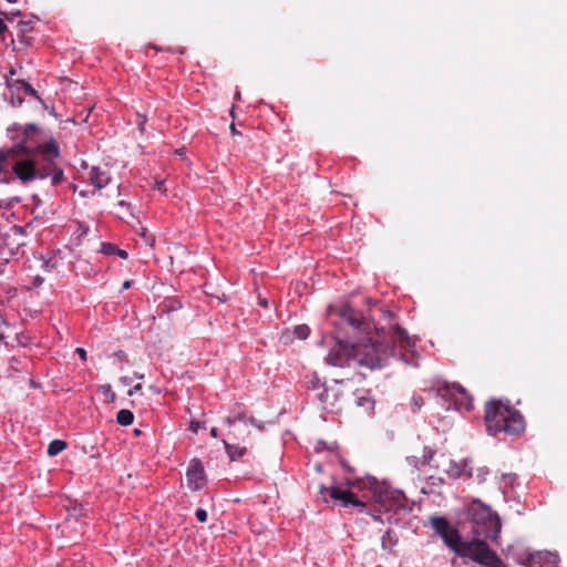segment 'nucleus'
<instances>
[{
    "instance_id": "nucleus-1",
    "label": "nucleus",
    "mask_w": 567,
    "mask_h": 567,
    "mask_svg": "<svg viewBox=\"0 0 567 567\" xmlns=\"http://www.w3.org/2000/svg\"><path fill=\"white\" fill-rule=\"evenodd\" d=\"M37 130L35 124L25 125L19 143L0 148V173L11 168L22 184L49 178L52 186H58L65 181L60 146L53 137L43 143L33 142L31 135Z\"/></svg>"
},
{
    "instance_id": "nucleus-2",
    "label": "nucleus",
    "mask_w": 567,
    "mask_h": 567,
    "mask_svg": "<svg viewBox=\"0 0 567 567\" xmlns=\"http://www.w3.org/2000/svg\"><path fill=\"white\" fill-rule=\"evenodd\" d=\"M412 341L405 329L400 326L378 330L374 337L364 341L350 343L338 340L337 344L329 351L326 360L333 367L355 364L370 370L382 368L390 355H395L396 347L405 350L412 347Z\"/></svg>"
},
{
    "instance_id": "nucleus-3",
    "label": "nucleus",
    "mask_w": 567,
    "mask_h": 567,
    "mask_svg": "<svg viewBox=\"0 0 567 567\" xmlns=\"http://www.w3.org/2000/svg\"><path fill=\"white\" fill-rule=\"evenodd\" d=\"M485 423L487 431L494 435L501 432L518 435L525 430V420L520 412L502 400L486 402Z\"/></svg>"
},
{
    "instance_id": "nucleus-4",
    "label": "nucleus",
    "mask_w": 567,
    "mask_h": 567,
    "mask_svg": "<svg viewBox=\"0 0 567 567\" xmlns=\"http://www.w3.org/2000/svg\"><path fill=\"white\" fill-rule=\"evenodd\" d=\"M467 519L473 536L497 543L502 529L498 515L480 499H474L467 507Z\"/></svg>"
},
{
    "instance_id": "nucleus-5",
    "label": "nucleus",
    "mask_w": 567,
    "mask_h": 567,
    "mask_svg": "<svg viewBox=\"0 0 567 567\" xmlns=\"http://www.w3.org/2000/svg\"><path fill=\"white\" fill-rule=\"evenodd\" d=\"M486 540L483 537L473 536L471 540H464L455 554L485 567H506L498 555L489 548Z\"/></svg>"
},
{
    "instance_id": "nucleus-6",
    "label": "nucleus",
    "mask_w": 567,
    "mask_h": 567,
    "mask_svg": "<svg viewBox=\"0 0 567 567\" xmlns=\"http://www.w3.org/2000/svg\"><path fill=\"white\" fill-rule=\"evenodd\" d=\"M224 423L228 426V436L237 441H246L250 435L249 426H262L252 416H247L246 413L238 411L225 417Z\"/></svg>"
},
{
    "instance_id": "nucleus-7",
    "label": "nucleus",
    "mask_w": 567,
    "mask_h": 567,
    "mask_svg": "<svg viewBox=\"0 0 567 567\" xmlns=\"http://www.w3.org/2000/svg\"><path fill=\"white\" fill-rule=\"evenodd\" d=\"M431 526L435 533L444 540L445 545L456 553V549L463 544L460 532L450 524V522L442 516H432L430 518Z\"/></svg>"
},
{
    "instance_id": "nucleus-8",
    "label": "nucleus",
    "mask_w": 567,
    "mask_h": 567,
    "mask_svg": "<svg viewBox=\"0 0 567 567\" xmlns=\"http://www.w3.org/2000/svg\"><path fill=\"white\" fill-rule=\"evenodd\" d=\"M437 394L444 400L453 401L457 410L464 409L466 411H471L473 409L472 398L460 384H443L442 386H439Z\"/></svg>"
},
{
    "instance_id": "nucleus-9",
    "label": "nucleus",
    "mask_w": 567,
    "mask_h": 567,
    "mask_svg": "<svg viewBox=\"0 0 567 567\" xmlns=\"http://www.w3.org/2000/svg\"><path fill=\"white\" fill-rule=\"evenodd\" d=\"M342 322L347 323L353 330L363 332L369 336L370 324L365 321L363 313L357 309H353L350 305H343L339 310Z\"/></svg>"
},
{
    "instance_id": "nucleus-10",
    "label": "nucleus",
    "mask_w": 567,
    "mask_h": 567,
    "mask_svg": "<svg viewBox=\"0 0 567 567\" xmlns=\"http://www.w3.org/2000/svg\"><path fill=\"white\" fill-rule=\"evenodd\" d=\"M324 492L329 493V496L333 501H340L344 507L353 506L358 507L360 512H363L365 508V503L362 502L352 491L348 488H341L337 486L332 487H321L320 493L323 494Z\"/></svg>"
},
{
    "instance_id": "nucleus-11",
    "label": "nucleus",
    "mask_w": 567,
    "mask_h": 567,
    "mask_svg": "<svg viewBox=\"0 0 567 567\" xmlns=\"http://www.w3.org/2000/svg\"><path fill=\"white\" fill-rule=\"evenodd\" d=\"M377 502L386 512L405 507V496L400 491L389 488L380 489L375 493Z\"/></svg>"
},
{
    "instance_id": "nucleus-12",
    "label": "nucleus",
    "mask_w": 567,
    "mask_h": 567,
    "mask_svg": "<svg viewBox=\"0 0 567 567\" xmlns=\"http://www.w3.org/2000/svg\"><path fill=\"white\" fill-rule=\"evenodd\" d=\"M186 477L190 489L198 491L204 486L206 482L205 470L199 460L193 458L189 462L186 471Z\"/></svg>"
},
{
    "instance_id": "nucleus-13",
    "label": "nucleus",
    "mask_w": 567,
    "mask_h": 567,
    "mask_svg": "<svg viewBox=\"0 0 567 567\" xmlns=\"http://www.w3.org/2000/svg\"><path fill=\"white\" fill-rule=\"evenodd\" d=\"M558 557L549 551H536L527 557L528 567H557Z\"/></svg>"
},
{
    "instance_id": "nucleus-14",
    "label": "nucleus",
    "mask_w": 567,
    "mask_h": 567,
    "mask_svg": "<svg viewBox=\"0 0 567 567\" xmlns=\"http://www.w3.org/2000/svg\"><path fill=\"white\" fill-rule=\"evenodd\" d=\"M316 398L326 411L332 412L337 408L338 394L334 389L322 386V389L316 393Z\"/></svg>"
},
{
    "instance_id": "nucleus-15",
    "label": "nucleus",
    "mask_w": 567,
    "mask_h": 567,
    "mask_svg": "<svg viewBox=\"0 0 567 567\" xmlns=\"http://www.w3.org/2000/svg\"><path fill=\"white\" fill-rule=\"evenodd\" d=\"M110 176L106 172L101 171L99 167H92L90 172V182L96 188L101 189L105 187L110 182Z\"/></svg>"
},
{
    "instance_id": "nucleus-16",
    "label": "nucleus",
    "mask_w": 567,
    "mask_h": 567,
    "mask_svg": "<svg viewBox=\"0 0 567 567\" xmlns=\"http://www.w3.org/2000/svg\"><path fill=\"white\" fill-rule=\"evenodd\" d=\"M223 444L225 446L227 455L231 461H237L247 453V449L245 446L231 444L226 440H223Z\"/></svg>"
},
{
    "instance_id": "nucleus-17",
    "label": "nucleus",
    "mask_w": 567,
    "mask_h": 567,
    "mask_svg": "<svg viewBox=\"0 0 567 567\" xmlns=\"http://www.w3.org/2000/svg\"><path fill=\"white\" fill-rule=\"evenodd\" d=\"M116 215L121 219H125L130 216H133V212L131 208V204L126 200H118V203L115 205Z\"/></svg>"
},
{
    "instance_id": "nucleus-18",
    "label": "nucleus",
    "mask_w": 567,
    "mask_h": 567,
    "mask_svg": "<svg viewBox=\"0 0 567 567\" xmlns=\"http://www.w3.org/2000/svg\"><path fill=\"white\" fill-rule=\"evenodd\" d=\"M357 405L362 408L365 412H370L374 409V400L368 394H357Z\"/></svg>"
},
{
    "instance_id": "nucleus-19",
    "label": "nucleus",
    "mask_w": 567,
    "mask_h": 567,
    "mask_svg": "<svg viewBox=\"0 0 567 567\" xmlns=\"http://www.w3.org/2000/svg\"><path fill=\"white\" fill-rule=\"evenodd\" d=\"M133 421H134V414L130 410L122 409L116 414V422L120 425L127 426V425H131L133 423Z\"/></svg>"
},
{
    "instance_id": "nucleus-20",
    "label": "nucleus",
    "mask_w": 567,
    "mask_h": 567,
    "mask_svg": "<svg viewBox=\"0 0 567 567\" xmlns=\"http://www.w3.org/2000/svg\"><path fill=\"white\" fill-rule=\"evenodd\" d=\"M68 444L62 440H53L48 445V455L55 456L66 449Z\"/></svg>"
},
{
    "instance_id": "nucleus-21",
    "label": "nucleus",
    "mask_w": 567,
    "mask_h": 567,
    "mask_svg": "<svg viewBox=\"0 0 567 567\" xmlns=\"http://www.w3.org/2000/svg\"><path fill=\"white\" fill-rule=\"evenodd\" d=\"M102 251L106 255H117L123 259H126L128 256L125 250H122L117 246L112 244H104Z\"/></svg>"
},
{
    "instance_id": "nucleus-22",
    "label": "nucleus",
    "mask_w": 567,
    "mask_h": 567,
    "mask_svg": "<svg viewBox=\"0 0 567 567\" xmlns=\"http://www.w3.org/2000/svg\"><path fill=\"white\" fill-rule=\"evenodd\" d=\"M293 333L298 339L305 340L309 337L310 329L307 324H299L295 328Z\"/></svg>"
},
{
    "instance_id": "nucleus-23",
    "label": "nucleus",
    "mask_w": 567,
    "mask_h": 567,
    "mask_svg": "<svg viewBox=\"0 0 567 567\" xmlns=\"http://www.w3.org/2000/svg\"><path fill=\"white\" fill-rule=\"evenodd\" d=\"M101 393L105 396V399L110 402H114L116 399L115 392L112 390L110 384H103L100 386Z\"/></svg>"
},
{
    "instance_id": "nucleus-24",
    "label": "nucleus",
    "mask_w": 567,
    "mask_h": 567,
    "mask_svg": "<svg viewBox=\"0 0 567 567\" xmlns=\"http://www.w3.org/2000/svg\"><path fill=\"white\" fill-rule=\"evenodd\" d=\"M19 83L21 84V86H22L23 91L25 92V94L40 100V96L38 95L37 91L28 82L21 81Z\"/></svg>"
},
{
    "instance_id": "nucleus-25",
    "label": "nucleus",
    "mask_w": 567,
    "mask_h": 567,
    "mask_svg": "<svg viewBox=\"0 0 567 567\" xmlns=\"http://www.w3.org/2000/svg\"><path fill=\"white\" fill-rule=\"evenodd\" d=\"M322 386H324V385L320 383V380L318 378H313L307 382L308 390H313V391L319 392L322 389Z\"/></svg>"
},
{
    "instance_id": "nucleus-26",
    "label": "nucleus",
    "mask_w": 567,
    "mask_h": 567,
    "mask_svg": "<svg viewBox=\"0 0 567 567\" xmlns=\"http://www.w3.org/2000/svg\"><path fill=\"white\" fill-rule=\"evenodd\" d=\"M21 27V33L25 34L27 32H30L33 30V22L32 21H20L19 22Z\"/></svg>"
},
{
    "instance_id": "nucleus-27",
    "label": "nucleus",
    "mask_w": 567,
    "mask_h": 567,
    "mask_svg": "<svg viewBox=\"0 0 567 567\" xmlns=\"http://www.w3.org/2000/svg\"><path fill=\"white\" fill-rule=\"evenodd\" d=\"M195 516L200 523H205L207 520V512L204 508H197Z\"/></svg>"
},
{
    "instance_id": "nucleus-28",
    "label": "nucleus",
    "mask_w": 567,
    "mask_h": 567,
    "mask_svg": "<svg viewBox=\"0 0 567 567\" xmlns=\"http://www.w3.org/2000/svg\"><path fill=\"white\" fill-rule=\"evenodd\" d=\"M412 404L414 406V410H420L424 404L423 398L422 396H413Z\"/></svg>"
},
{
    "instance_id": "nucleus-29",
    "label": "nucleus",
    "mask_w": 567,
    "mask_h": 567,
    "mask_svg": "<svg viewBox=\"0 0 567 567\" xmlns=\"http://www.w3.org/2000/svg\"><path fill=\"white\" fill-rule=\"evenodd\" d=\"M142 390V384L137 383L132 389L128 390V395L133 396L135 393L140 392Z\"/></svg>"
},
{
    "instance_id": "nucleus-30",
    "label": "nucleus",
    "mask_w": 567,
    "mask_h": 567,
    "mask_svg": "<svg viewBox=\"0 0 567 567\" xmlns=\"http://www.w3.org/2000/svg\"><path fill=\"white\" fill-rule=\"evenodd\" d=\"M199 427H200L199 422H197V421H192V422H190V426H189V429H190L194 433H197V432H198V430H199Z\"/></svg>"
},
{
    "instance_id": "nucleus-31",
    "label": "nucleus",
    "mask_w": 567,
    "mask_h": 567,
    "mask_svg": "<svg viewBox=\"0 0 567 567\" xmlns=\"http://www.w3.org/2000/svg\"><path fill=\"white\" fill-rule=\"evenodd\" d=\"M75 351L82 360H86V351L83 348H76Z\"/></svg>"
},
{
    "instance_id": "nucleus-32",
    "label": "nucleus",
    "mask_w": 567,
    "mask_h": 567,
    "mask_svg": "<svg viewBox=\"0 0 567 567\" xmlns=\"http://www.w3.org/2000/svg\"><path fill=\"white\" fill-rule=\"evenodd\" d=\"M6 243V239L4 237L2 236V234L0 233V258H3L4 257V254L2 251V248H3V245Z\"/></svg>"
},
{
    "instance_id": "nucleus-33",
    "label": "nucleus",
    "mask_w": 567,
    "mask_h": 567,
    "mask_svg": "<svg viewBox=\"0 0 567 567\" xmlns=\"http://www.w3.org/2000/svg\"><path fill=\"white\" fill-rule=\"evenodd\" d=\"M229 130H230V134H231L233 136H235V135H240V132L236 128V126H235V124H234V123L230 125Z\"/></svg>"
},
{
    "instance_id": "nucleus-34",
    "label": "nucleus",
    "mask_w": 567,
    "mask_h": 567,
    "mask_svg": "<svg viewBox=\"0 0 567 567\" xmlns=\"http://www.w3.org/2000/svg\"><path fill=\"white\" fill-rule=\"evenodd\" d=\"M22 102H23V100L21 97H19V96L16 100L13 97L11 99V103H12L13 106L21 105Z\"/></svg>"
},
{
    "instance_id": "nucleus-35",
    "label": "nucleus",
    "mask_w": 567,
    "mask_h": 567,
    "mask_svg": "<svg viewBox=\"0 0 567 567\" xmlns=\"http://www.w3.org/2000/svg\"><path fill=\"white\" fill-rule=\"evenodd\" d=\"M6 30H7V25H6L4 21L0 18V35L3 34Z\"/></svg>"
},
{
    "instance_id": "nucleus-36",
    "label": "nucleus",
    "mask_w": 567,
    "mask_h": 567,
    "mask_svg": "<svg viewBox=\"0 0 567 567\" xmlns=\"http://www.w3.org/2000/svg\"><path fill=\"white\" fill-rule=\"evenodd\" d=\"M131 286H132V281L131 280H126V281L123 282L122 289L123 290L128 289Z\"/></svg>"
},
{
    "instance_id": "nucleus-37",
    "label": "nucleus",
    "mask_w": 567,
    "mask_h": 567,
    "mask_svg": "<svg viewBox=\"0 0 567 567\" xmlns=\"http://www.w3.org/2000/svg\"><path fill=\"white\" fill-rule=\"evenodd\" d=\"M210 435H212L213 437H218V429H217V427H213V429L210 430Z\"/></svg>"
},
{
    "instance_id": "nucleus-38",
    "label": "nucleus",
    "mask_w": 567,
    "mask_h": 567,
    "mask_svg": "<svg viewBox=\"0 0 567 567\" xmlns=\"http://www.w3.org/2000/svg\"><path fill=\"white\" fill-rule=\"evenodd\" d=\"M390 535H391V532H390V530H388V532L385 533V535L383 536V538H382L383 543L385 542V537H390Z\"/></svg>"
},
{
    "instance_id": "nucleus-39",
    "label": "nucleus",
    "mask_w": 567,
    "mask_h": 567,
    "mask_svg": "<svg viewBox=\"0 0 567 567\" xmlns=\"http://www.w3.org/2000/svg\"><path fill=\"white\" fill-rule=\"evenodd\" d=\"M259 303L262 306V307H267V300H260Z\"/></svg>"
},
{
    "instance_id": "nucleus-40",
    "label": "nucleus",
    "mask_w": 567,
    "mask_h": 567,
    "mask_svg": "<svg viewBox=\"0 0 567 567\" xmlns=\"http://www.w3.org/2000/svg\"><path fill=\"white\" fill-rule=\"evenodd\" d=\"M141 433H142L141 430H138V429L134 430V435L138 436V435H141Z\"/></svg>"
},
{
    "instance_id": "nucleus-41",
    "label": "nucleus",
    "mask_w": 567,
    "mask_h": 567,
    "mask_svg": "<svg viewBox=\"0 0 567 567\" xmlns=\"http://www.w3.org/2000/svg\"><path fill=\"white\" fill-rule=\"evenodd\" d=\"M163 184H164V182H158V183H156L157 188H158V189H162Z\"/></svg>"
},
{
    "instance_id": "nucleus-42",
    "label": "nucleus",
    "mask_w": 567,
    "mask_h": 567,
    "mask_svg": "<svg viewBox=\"0 0 567 567\" xmlns=\"http://www.w3.org/2000/svg\"><path fill=\"white\" fill-rule=\"evenodd\" d=\"M373 518H374L375 520H380V522L382 520V519H381V517H380V516H377V515H373Z\"/></svg>"
},
{
    "instance_id": "nucleus-43",
    "label": "nucleus",
    "mask_w": 567,
    "mask_h": 567,
    "mask_svg": "<svg viewBox=\"0 0 567 567\" xmlns=\"http://www.w3.org/2000/svg\"><path fill=\"white\" fill-rule=\"evenodd\" d=\"M152 48L155 49L156 51H161V49L155 44H153Z\"/></svg>"
},
{
    "instance_id": "nucleus-44",
    "label": "nucleus",
    "mask_w": 567,
    "mask_h": 567,
    "mask_svg": "<svg viewBox=\"0 0 567 567\" xmlns=\"http://www.w3.org/2000/svg\"><path fill=\"white\" fill-rule=\"evenodd\" d=\"M43 265L48 268L49 267V261H44Z\"/></svg>"
},
{
    "instance_id": "nucleus-45",
    "label": "nucleus",
    "mask_w": 567,
    "mask_h": 567,
    "mask_svg": "<svg viewBox=\"0 0 567 567\" xmlns=\"http://www.w3.org/2000/svg\"><path fill=\"white\" fill-rule=\"evenodd\" d=\"M7 1L10 2V3L17 2V0H7Z\"/></svg>"
}]
</instances>
